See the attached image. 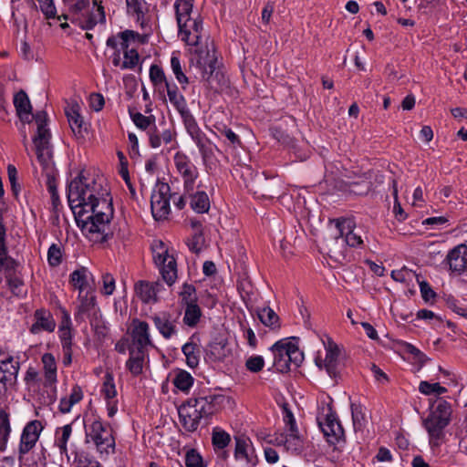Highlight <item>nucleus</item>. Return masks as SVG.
I'll return each mask as SVG.
<instances>
[{
	"label": "nucleus",
	"mask_w": 467,
	"mask_h": 467,
	"mask_svg": "<svg viewBox=\"0 0 467 467\" xmlns=\"http://www.w3.org/2000/svg\"><path fill=\"white\" fill-rule=\"evenodd\" d=\"M67 202L82 232L94 242H103L113 217L112 199L106 179L101 175L79 174L67 188Z\"/></svg>",
	"instance_id": "f257e3e1"
},
{
	"label": "nucleus",
	"mask_w": 467,
	"mask_h": 467,
	"mask_svg": "<svg viewBox=\"0 0 467 467\" xmlns=\"http://www.w3.org/2000/svg\"><path fill=\"white\" fill-rule=\"evenodd\" d=\"M226 397L221 394L196 396L189 399L179 409L180 421L187 431H195L202 419L208 418L224 402Z\"/></svg>",
	"instance_id": "f03ea898"
},
{
	"label": "nucleus",
	"mask_w": 467,
	"mask_h": 467,
	"mask_svg": "<svg viewBox=\"0 0 467 467\" xmlns=\"http://www.w3.org/2000/svg\"><path fill=\"white\" fill-rule=\"evenodd\" d=\"M174 6L180 38L189 46L199 47L202 30L199 11L193 10L192 2H176Z\"/></svg>",
	"instance_id": "7ed1b4c3"
},
{
	"label": "nucleus",
	"mask_w": 467,
	"mask_h": 467,
	"mask_svg": "<svg viewBox=\"0 0 467 467\" xmlns=\"http://www.w3.org/2000/svg\"><path fill=\"white\" fill-rule=\"evenodd\" d=\"M47 113L44 111L37 112L35 115L37 131L33 141L36 148V161L41 167L42 173L50 181V179L55 178L56 168L49 142L50 132L47 129Z\"/></svg>",
	"instance_id": "20e7f679"
},
{
	"label": "nucleus",
	"mask_w": 467,
	"mask_h": 467,
	"mask_svg": "<svg viewBox=\"0 0 467 467\" xmlns=\"http://www.w3.org/2000/svg\"><path fill=\"white\" fill-rule=\"evenodd\" d=\"M269 349L274 355V367L281 373L288 372L291 364L299 367L304 360L297 344L288 338L275 342Z\"/></svg>",
	"instance_id": "39448f33"
},
{
	"label": "nucleus",
	"mask_w": 467,
	"mask_h": 467,
	"mask_svg": "<svg viewBox=\"0 0 467 467\" xmlns=\"http://www.w3.org/2000/svg\"><path fill=\"white\" fill-rule=\"evenodd\" d=\"M92 441L97 451L103 454L109 455L114 452L115 439L111 430L103 424L101 420L92 417L88 420L86 424V442Z\"/></svg>",
	"instance_id": "423d86ee"
},
{
	"label": "nucleus",
	"mask_w": 467,
	"mask_h": 467,
	"mask_svg": "<svg viewBox=\"0 0 467 467\" xmlns=\"http://www.w3.org/2000/svg\"><path fill=\"white\" fill-rule=\"evenodd\" d=\"M71 16L72 22L85 30L92 29L106 19L104 7L99 2H76Z\"/></svg>",
	"instance_id": "0eeeda50"
},
{
	"label": "nucleus",
	"mask_w": 467,
	"mask_h": 467,
	"mask_svg": "<svg viewBox=\"0 0 467 467\" xmlns=\"http://www.w3.org/2000/svg\"><path fill=\"white\" fill-rule=\"evenodd\" d=\"M153 261L159 268L162 279L168 285H172L177 279V264L168 246L161 240L151 244Z\"/></svg>",
	"instance_id": "6e6552de"
},
{
	"label": "nucleus",
	"mask_w": 467,
	"mask_h": 467,
	"mask_svg": "<svg viewBox=\"0 0 467 467\" xmlns=\"http://www.w3.org/2000/svg\"><path fill=\"white\" fill-rule=\"evenodd\" d=\"M451 413L450 404L445 400H441L435 410L425 420L424 425L430 435V442L432 445L439 444L442 431L450 421Z\"/></svg>",
	"instance_id": "1a4fd4ad"
},
{
	"label": "nucleus",
	"mask_w": 467,
	"mask_h": 467,
	"mask_svg": "<svg viewBox=\"0 0 467 467\" xmlns=\"http://www.w3.org/2000/svg\"><path fill=\"white\" fill-rule=\"evenodd\" d=\"M19 368L18 358L0 348V397L6 393L8 388L15 385Z\"/></svg>",
	"instance_id": "9d476101"
},
{
	"label": "nucleus",
	"mask_w": 467,
	"mask_h": 467,
	"mask_svg": "<svg viewBox=\"0 0 467 467\" xmlns=\"http://www.w3.org/2000/svg\"><path fill=\"white\" fill-rule=\"evenodd\" d=\"M216 56L213 43H206L204 47H196L191 64L196 67L203 79L208 80L215 69Z\"/></svg>",
	"instance_id": "9b49d317"
},
{
	"label": "nucleus",
	"mask_w": 467,
	"mask_h": 467,
	"mask_svg": "<svg viewBox=\"0 0 467 467\" xmlns=\"http://www.w3.org/2000/svg\"><path fill=\"white\" fill-rule=\"evenodd\" d=\"M325 357H316L315 363L319 369H324L331 379H337L340 376L339 349L334 342L328 340L327 344H325Z\"/></svg>",
	"instance_id": "f8f14e48"
},
{
	"label": "nucleus",
	"mask_w": 467,
	"mask_h": 467,
	"mask_svg": "<svg viewBox=\"0 0 467 467\" xmlns=\"http://www.w3.org/2000/svg\"><path fill=\"white\" fill-rule=\"evenodd\" d=\"M150 207L155 220L167 218L171 212L170 186L167 183H161L153 190L150 198Z\"/></svg>",
	"instance_id": "ddd939ff"
},
{
	"label": "nucleus",
	"mask_w": 467,
	"mask_h": 467,
	"mask_svg": "<svg viewBox=\"0 0 467 467\" xmlns=\"http://www.w3.org/2000/svg\"><path fill=\"white\" fill-rule=\"evenodd\" d=\"M317 420L329 443L336 444L343 440L344 430L330 409H327V413L319 414Z\"/></svg>",
	"instance_id": "4468645a"
},
{
	"label": "nucleus",
	"mask_w": 467,
	"mask_h": 467,
	"mask_svg": "<svg viewBox=\"0 0 467 467\" xmlns=\"http://www.w3.org/2000/svg\"><path fill=\"white\" fill-rule=\"evenodd\" d=\"M174 164L178 173L182 178L183 190L196 186V181L199 177L197 167L183 153H176L174 156Z\"/></svg>",
	"instance_id": "2eb2a0df"
},
{
	"label": "nucleus",
	"mask_w": 467,
	"mask_h": 467,
	"mask_svg": "<svg viewBox=\"0 0 467 467\" xmlns=\"http://www.w3.org/2000/svg\"><path fill=\"white\" fill-rule=\"evenodd\" d=\"M334 223L335 239L345 238V243L351 246L357 247L362 244L361 236L354 232L355 224L351 219L341 218L332 222Z\"/></svg>",
	"instance_id": "dca6fc26"
},
{
	"label": "nucleus",
	"mask_w": 467,
	"mask_h": 467,
	"mask_svg": "<svg viewBox=\"0 0 467 467\" xmlns=\"http://www.w3.org/2000/svg\"><path fill=\"white\" fill-rule=\"evenodd\" d=\"M43 429L42 422L37 420H31L25 426L18 449L20 455L28 453L35 447Z\"/></svg>",
	"instance_id": "f3484780"
},
{
	"label": "nucleus",
	"mask_w": 467,
	"mask_h": 467,
	"mask_svg": "<svg viewBox=\"0 0 467 467\" xmlns=\"http://www.w3.org/2000/svg\"><path fill=\"white\" fill-rule=\"evenodd\" d=\"M131 345L136 349L145 350L148 346H151L150 336V327L145 321L134 319L131 323Z\"/></svg>",
	"instance_id": "a211bd4d"
},
{
	"label": "nucleus",
	"mask_w": 467,
	"mask_h": 467,
	"mask_svg": "<svg viewBox=\"0 0 467 467\" xmlns=\"http://www.w3.org/2000/svg\"><path fill=\"white\" fill-rule=\"evenodd\" d=\"M202 187V183L199 182L196 186L192 187V190H184L190 207L197 213H205L210 209V199Z\"/></svg>",
	"instance_id": "6ab92c4d"
},
{
	"label": "nucleus",
	"mask_w": 467,
	"mask_h": 467,
	"mask_svg": "<svg viewBox=\"0 0 467 467\" xmlns=\"http://www.w3.org/2000/svg\"><path fill=\"white\" fill-rule=\"evenodd\" d=\"M98 307L94 292L78 295L77 310L74 314L77 321H83L86 318L97 316Z\"/></svg>",
	"instance_id": "aec40b11"
},
{
	"label": "nucleus",
	"mask_w": 467,
	"mask_h": 467,
	"mask_svg": "<svg viewBox=\"0 0 467 467\" xmlns=\"http://www.w3.org/2000/svg\"><path fill=\"white\" fill-rule=\"evenodd\" d=\"M70 284L78 290V295L94 292V276L86 267L76 269L70 274Z\"/></svg>",
	"instance_id": "412c9836"
},
{
	"label": "nucleus",
	"mask_w": 467,
	"mask_h": 467,
	"mask_svg": "<svg viewBox=\"0 0 467 467\" xmlns=\"http://www.w3.org/2000/svg\"><path fill=\"white\" fill-rule=\"evenodd\" d=\"M127 13L144 27L150 21L153 8L148 2H126Z\"/></svg>",
	"instance_id": "4be33fe9"
},
{
	"label": "nucleus",
	"mask_w": 467,
	"mask_h": 467,
	"mask_svg": "<svg viewBox=\"0 0 467 467\" xmlns=\"http://www.w3.org/2000/svg\"><path fill=\"white\" fill-rule=\"evenodd\" d=\"M446 261L452 272L467 271V246L461 244L451 249L447 254Z\"/></svg>",
	"instance_id": "5701e85b"
},
{
	"label": "nucleus",
	"mask_w": 467,
	"mask_h": 467,
	"mask_svg": "<svg viewBox=\"0 0 467 467\" xmlns=\"http://www.w3.org/2000/svg\"><path fill=\"white\" fill-rule=\"evenodd\" d=\"M232 356V348L225 339L210 343L206 349V358L213 362L225 361Z\"/></svg>",
	"instance_id": "b1692460"
},
{
	"label": "nucleus",
	"mask_w": 467,
	"mask_h": 467,
	"mask_svg": "<svg viewBox=\"0 0 467 467\" xmlns=\"http://www.w3.org/2000/svg\"><path fill=\"white\" fill-rule=\"evenodd\" d=\"M151 319L163 337L168 339L176 334V320L172 318L171 314L161 312L152 316Z\"/></svg>",
	"instance_id": "393cba45"
},
{
	"label": "nucleus",
	"mask_w": 467,
	"mask_h": 467,
	"mask_svg": "<svg viewBox=\"0 0 467 467\" xmlns=\"http://www.w3.org/2000/svg\"><path fill=\"white\" fill-rule=\"evenodd\" d=\"M162 288L160 282L140 281L135 285V292L144 303H152L157 301V295Z\"/></svg>",
	"instance_id": "a878e982"
},
{
	"label": "nucleus",
	"mask_w": 467,
	"mask_h": 467,
	"mask_svg": "<svg viewBox=\"0 0 467 467\" xmlns=\"http://www.w3.org/2000/svg\"><path fill=\"white\" fill-rule=\"evenodd\" d=\"M170 102L180 113L182 120L190 118V112L185 98L179 92L178 87L175 84L166 83L165 87Z\"/></svg>",
	"instance_id": "bb28decb"
},
{
	"label": "nucleus",
	"mask_w": 467,
	"mask_h": 467,
	"mask_svg": "<svg viewBox=\"0 0 467 467\" xmlns=\"http://www.w3.org/2000/svg\"><path fill=\"white\" fill-rule=\"evenodd\" d=\"M234 458L240 462L244 467H254V449L249 442L242 438H235Z\"/></svg>",
	"instance_id": "cd10ccee"
},
{
	"label": "nucleus",
	"mask_w": 467,
	"mask_h": 467,
	"mask_svg": "<svg viewBox=\"0 0 467 467\" xmlns=\"http://www.w3.org/2000/svg\"><path fill=\"white\" fill-rule=\"evenodd\" d=\"M56 327V322L50 312L39 309L35 313V323L31 326L30 331L38 334L41 331L52 332Z\"/></svg>",
	"instance_id": "c85d7f7f"
},
{
	"label": "nucleus",
	"mask_w": 467,
	"mask_h": 467,
	"mask_svg": "<svg viewBox=\"0 0 467 467\" xmlns=\"http://www.w3.org/2000/svg\"><path fill=\"white\" fill-rule=\"evenodd\" d=\"M14 105L20 119L24 122H30L32 116V106L27 94L20 90L14 98Z\"/></svg>",
	"instance_id": "c756f323"
},
{
	"label": "nucleus",
	"mask_w": 467,
	"mask_h": 467,
	"mask_svg": "<svg viewBox=\"0 0 467 467\" xmlns=\"http://www.w3.org/2000/svg\"><path fill=\"white\" fill-rule=\"evenodd\" d=\"M130 358L126 362V367L133 376L142 373L146 353L145 350L136 349L130 347Z\"/></svg>",
	"instance_id": "7c9ffc66"
},
{
	"label": "nucleus",
	"mask_w": 467,
	"mask_h": 467,
	"mask_svg": "<svg viewBox=\"0 0 467 467\" xmlns=\"http://www.w3.org/2000/svg\"><path fill=\"white\" fill-rule=\"evenodd\" d=\"M41 361L44 368L45 385L52 386L57 382V360L51 353H45Z\"/></svg>",
	"instance_id": "2f4dec72"
},
{
	"label": "nucleus",
	"mask_w": 467,
	"mask_h": 467,
	"mask_svg": "<svg viewBox=\"0 0 467 467\" xmlns=\"http://www.w3.org/2000/svg\"><path fill=\"white\" fill-rule=\"evenodd\" d=\"M83 399V392L79 386H74L70 394L59 401V410L62 413H68L71 408Z\"/></svg>",
	"instance_id": "473e14b6"
},
{
	"label": "nucleus",
	"mask_w": 467,
	"mask_h": 467,
	"mask_svg": "<svg viewBox=\"0 0 467 467\" xmlns=\"http://www.w3.org/2000/svg\"><path fill=\"white\" fill-rule=\"evenodd\" d=\"M72 434V425L66 424L57 428L55 432V446L58 448L60 454H67V441Z\"/></svg>",
	"instance_id": "72a5a7b5"
},
{
	"label": "nucleus",
	"mask_w": 467,
	"mask_h": 467,
	"mask_svg": "<svg viewBox=\"0 0 467 467\" xmlns=\"http://www.w3.org/2000/svg\"><path fill=\"white\" fill-rule=\"evenodd\" d=\"M183 324L190 327H194L200 322L202 317V310L196 303L184 305Z\"/></svg>",
	"instance_id": "f704fd0d"
},
{
	"label": "nucleus",
	"mask_w": 467,
	"mask_h": 467,
	"mask_svg": "<svg viewBox=\"0 0 467 467\" xmlns=\"http://www.w3.org/2000/svg\"><path fill=\"white\" fill-rule=\"evenodd\" d=\"M183 124L187 130V133L190 135L192 140L195 142L196 146L204 142L208 138L199 128L195 119L193 116L183 120Z\"/></svg>",
	"instance_id": "c9c22d12"
},
{
	"label": "nucleus",
	"mask_w": 467,
	"mask_h": 467,
	"mask_svg": "<svg viewBox=\"0 0 467 467\" xmlns=\"http://www.w3.org/2000/svg\"><path fill=\"white\" fill-rule=\"evenodd\" d=\"M150 145L152 148H159L162 143L169 144L173 140L174 134L171 130H164L161 134L157 133V128L154 130H148Z\"/></svg>",
	"instance_id": "e433bc0d"
},
{
	"label": "nucleus",
	"mask_w": 467,
	"mask_h": 467,
	"mask_svg": "<svg viewBox=\"0 0 467 467\" xmlns=\"http://www.w3.org/2000/svg\"><path fill=\"white\" fill-rule=\"evenodd\" d=\"M193 381L194 379L192 376L186 370L182 369L176 371L172 379L174 386L183 392L189 391L193 385Z\"/></svg>",
	"instance_id": "4c0bfd02"
},
{
	"label": "nucleus",
	"mask_w": 467,
	"mask_h": 467,
	"mask_svg": "<svg viewBox=\"0 0 467 467\" xmlns=\"http://www.w3.org/2000/svg\"><path fill=\"white\" fill-rule=\"evenodd\" d=\"M119 36L121 40V48H128L130 43L144 44L147 42V36L140 35L133 30H125L119 33Z\"/></svg>",
	"instance_id": "58836bf2"
},
{
	"label": "nucleus",
	"mask_w": 467,
	"mask_h": 467,
	"mask_svg": "<svg viewBox=\"0 0 467 467\" xmlns=\"http://www.w3.org/2000/svg\"><path fill=\"white\" fill-rule=\"evenodd\" d=\"M258 317L265 326L273 329L278 328L280 327L278 324V316L272 308L268 306H265L258 310Z\"/></svg>",
	"instance_id": "ea45409f"
},
{
	"label": "nucleus",
	"mask_w": 467,
	"mask_h": 467,
	"mask_svg": "<svg viewBox=\"0 0 467 467\" xmlns=\"http://www.w3.org/2000/svg\"><path fill=\"white\" fill-rule=\"evenodd\" d=\"M182 352L186 358V363L190 368H196L199 364L200 355L198 346L188 342L182 346Z\"/></svg>",
	"instance_id": "a19ab883"
},
{
	"label": "nucleus",
	"mask_w": 467,
	"mask_h": 467,
	"mask_svg": "<svg viewBox=\"0 0 467 467\" xmlns=\"http://www.w3.org/2000/svg\"><path fill=\"white\" fill-rule=\"evenodd\" d=\"M351 414L355 431H362L367 422L366 409L360 404L352 403Z\"/></svg>",
	"instance_id": "79ce46f5"
},
{
	"label": "nucleus",
	"mask_w": 467,
	"mask_h": 467,
	"mask_svg": "<svg viewBox=\"0 0 467 467\" xmlns=\"http://www.w3.org/2000/svg\"><path fill=\"white\" fill-rule=\"evenodd\" d=\"M7 285L13 295L16 296H23L26 295L24 288V281L22 276L17 274H12L5 275Z\"/></svg>",
	"instance_id": "37998d69"
},
{
	"label": "nucleus",
	"mask_w": 467,
	"mask_h": 467,
	"mask_svg": "<svg viewBox=\"0 0 467 467\" xmlns=\"http://www.w3.org/2000/svg\"><path fill=\"white\" fill-rule=\"evenodd\" d=\"M171 67L173 74L175 75L176 79L182 86V88L184 89L185 87L189 84V78L184 74L180 58L176 53H172V55H171Z\"/></svg>",
	"instance_id": "c03bdc74"
},
{
	"label": "nucleus",
	"mask_w": 467,
	"mask_h": 467,
	"mask_svg": "<svg viewBox=\"0 0 467 467\" xmlns=\"http://www.w3.org/2000/svg\"><path fill=\"white\" fill-rule=\"evenodd\" d=\"M68 123L71 130L75 134H81L83 130L84 121L80 114L77 109V106H72L68 111H67Z\"/></svg>",
	"instance_id": "a18cd8bd"
},
{
	"label": "nucleus",
	"mask_w": 467,
	"mask_h": 467,
	"mask_svg": "<svg viewBox=\"0 0 467 467\" xmlns=\"http://www.w3.org/2000/svg\"><path fill=\"white\" fill-rule=\"evenodd\" d=\"M59 337L62 345V348L72 347V333L70 328V319L67 315L65 316V319L62 321L59 327Z\"/></svg>",
	"instance_id": "49530a36"
},
{
	"label": "nucleus",
	"mask_w": 467,
	"mask_h": 467,
	"mask_svg": "<svg viewBox=\"0 0 467 467\" xmlns=\"http://www.w3.org/2000/svg\"><path fill=\"white\" fill-rule=\"evenodd\" d=\"M150 78L153 85L158 88H163L166 87V83H170L165 76L164 71L161 67L157 65L150 66Z\"/></svg>",
	"instance_id": "de8ad7c7"
},
{
	"label": "nucleus",
	"mask_w": 467,
	"mask_h": 467,
	"mask_svg": "<svg viewBox=\"0 0 467 467\" xmlns=\"http://www.w3.org/2000/svg\"><path fill=\"white\" fill-rule=\"evenodd\" d=\"M287 431L288 433L285 435V437L282 436L280 442H283L287 447V449H289L291 445H293L296 449L300 444V435L296 423L288 425Z\"/></svg>",
	"instance_id": "09e8293b"
},
{
	"label": "nucleus",
	"mask_w": 467,
	"mask_h": 467,
	"mask_svg": "<svg viewBox=\"0 0 467 467\" xmlns=\"http://www.w3.org/2000/svg\"><path fill=\"white\" fill-rule=\"evenodd\" d=\"M11 431L8 414L0 410V446L5 449L6 441Z\"/></svg>",
	"instance_id": "8fccbe9b"
},
{
	"label": "nucleus",
	"mask_w": 467,
	"mask_h": 467,
	"mask_svg": "<svg viewBox=\"0 0 467 467\" xmlns=\"http://www.w3.org/2000/svg\"><path fill=\"white\" fill-rule=\"evenodd\" d=\"M131 119L134 124L140 130H154L155 118L154 116H144L141 113L131 114Z\"/></svg>",
	"instance_id": "3c124183"
},
{
	"label": "nucleus",
	"mask_w": 467,
	"mask_h": 467,
	"mask_svg": "<svg viewBox=\"0 0 467 467\" xmlns=\"http://www.w3.org/2000/svg\"><path fill=\"white\" fill-rule=\"evenodd\" d=\"M197 147L204 164L213 161L214 158V150H217V147L211 141V140L207 139L204 140V142L201 143Z\"/></svg>",
	"instance_id": "603ef678"
},
{
	"label": "nucleus",
	"mask_w": 467,
	"mask_h": 467,
	"mask_svg": "<svg viewBox=\"0 0 467 467\" xmlns=\"http://www.w3.org/2000/svg\"><path fill=\"white\" fill-rule=\"evenodd\" d=\"M18 263L13 258L6 255V250L0 253V272L2 269L5 271V275L12 274H17Z\"/></svg>",
	"instance_id": "864d4df0"
},
{
	"label": "nucleus",
	"mask_w": 467,
	"mask_h": 467,
	"mask_svg": "<svg viewBox=\"0 0 467 467\" xmlns=\"http://www.w3.org/2000/svg\"><path fill=\"white\" fill-rule=\"evenodd\" d=\"M101 392L107 400L113 399L117 395L114 379L112 374L109 372H107L104 376Z\"/></svg>",
	"instance_id": "5fc2aeb1"
},
{
	"label": "nucleus",
	"mask_w": 467,
	"mask_h": 467,
	"mask_svg": "<svg viewBox=\"0 0 467 467\" xmlns=\"http://www.w3.org/2000/svg\"><path fill=\"white\" fill-rule=\"evenodd\" d=\"M124 50V60L121 64V69H132L139 62V54L135 48H122Z\"/></svg>",
	"instance_id": "6e6d98bb"
},
{
	"label": "nucleus",
	"mask_w": 467,
	"mask_h": 467,
	"mask_svg": "<svg viewBox=\"0 0 467 467\" xmlns=\"http://www.w3.org/2000/svg\"><path fill=\"white\" fill-rule=\"evenodd\" d=\"M419 390L424 395H441L447 391V389L439 383H430L428 381H420Z\"/></svg>",
	"instance_id": "4d7b16f0"
},
{
	"label": "nucleus",
	"mask_w": 467,
	"mask_h": 467,
	"mask_svg": "<svg viewBox=\"0 0 467 467\" xmlns=\"http://www.w3.org/2000/svg\"><path fill=\"white\" fill-rule=\"evenodd\" d=\"M212 440L214 447L223 449L229 444L231 438L226 431L219 429H213Z\"/></svg>",
	"instance_id": "13d9d810"
},
{
	"label": "nucleus",
	"mask_w": 467,
	"mask_h": 467,
	"mask_svg": "<svg viewBox=\"0 0 467 467\" xmlns=\"http://www.w3.org/2000/svg\"><path fill=\"white\" fill-rule=\"evenodd\" d=\"M187 244L192 252L199 254L204 247V237L202 231L195 232L192 239L188 241Z\"/></svg>",
	"instance_id": "bf43d9fd"
},
{
	"label": "nucleus",
	"mask_w": 467,
	"mask_h": 467,
	"mask_svg": "<svg viewBox=\"0 0 467 467\" xmlns=\"http://www.w3.org/2000/svg\"><path fill=\"white\" fill-rule=\"evenodd\" d=\"M185 465L186 467H205L202 456L193 449L187 451Z\"/></svg>",
	"instance_id": "052dcab7"
},
{
	"label": "nucleus",
	"mask_w": 467,
	"mask_h": 467,
	"mask_svg": "<svg viewBox=\"0 0 467 467\" xmlns=\"http://www.w3.org/2000/svg\"><path fill=\"white\" fill-rule=\"evenodd\" d=\"M62 252L57 244H53L47 251V261L50 265L57 266L61 263Z\"/></svg>",
	"instance_id": "680f3d73"
},
{
	"label": "nucleus",
	"mask_w": 467,
	"mask_h": 467,
	"mask_svg": "<svg viewBox=\"0 0 467 467\" xmlns=\"http://www.w3.org/2000/svg\"><path fill=\"white\" fill-rule=\"evenodd\" d=\"M264 365L265 360L262 356H252L245 362L246 368L254 373L261 371L264 368Z\"/></svg>",
	"instance_id": "e2e57ef3"
},
{
	"label": "nucleus",
	"mask_w": 467,
	"mask_h": 467,
	"mask_svg": "<svg viewBox=\"0 0 467 467\" xmlns=\"http://www.w3.org/2000/svg\"><path fill=\"white\" fill-rule=\"evenodd\" d=\"M39 5H36L34 3V7L36 9H40L46 18H54L56 17L57 8L54 5V2H38Z\"/></svg>",
	"instance_id": "0e129e2a"
},
{
	"label": "nucleus",
	"mask_w": 467,
	"mask_h": 467,
	"mask_svg": "<svg viewBox=\"0 0 467 467\" xmlns=\"http://www.w3.org/2000/svg\"><path fill=\"white\" fill-rule=\"evenodd\" d=\"M102 282L103 286L101 289V293L107 296L112 295L116 287L115 279L112 276V275L109 273L104 274L102 276Z\"/></svg>",
	"instance_id": "69168bd1"
},
{
	"label": "nucleus",
	"mask_w": 467,
	"mask_h": 467,
	"mask_svg": "<svg viewBox=\"0 0 467 467\" xmlns=\"http://www.w3.org/2000/svg\"><path fill=\"white\" fill-rule=\"evenodd\" d=\"M182 301L183 305L196 303L195 288L192 285L185 284L181 292Z\"/></svg>",
	"instance_id": "338daca9"
},
{
	"label": "nucleus",
	"mask_w": 467,
	"mask_h": 467,
	"mask_svg": "<svg viewBox=\"0 0 467 467\" xmlns=\"http://www.w3.org/2000/svg\"><path fill=\"white\" fill-rule=\"evenodd\" d=\"M105 104L104 98L101 94L93 93L89 96V106L96 111H99Z\"/></svg>",
	"instance_id": "774afa93"
}]
</instances>
